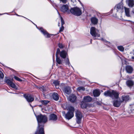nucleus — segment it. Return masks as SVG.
Instances as JSON below:
<instances>
[{"label":"nucleus","instance_id":"nucleus-1","mask_svg":"<svg viewBox=\"0 0 134 134\" xmlns=\"http://www.w3.org/2000/svg\"><path fill=\"white\" fill-rule=\"evenodd\" d=\"M104 95L106 97L109 96L112 98H115L117 99L119 97V94L115 91H112L111 92L110 91H108L104 93Z\"/></svg>","mask_w":134,"mask_h":134},{"label":"nucleus","instance_id":"nucleus-2","mask_svg":"<svg viewBox=\"0 0 134 134\" xmlns=\"http://www.w3.org/2000/svg\"><path fill=\"white\" fill-rule=\"evenodd\" d=\"M38 124V127H40V125H42L41 123H46L47 120V118L46 115L40 114L36 116Z\"/></svg>","mask_w":134,"mask_h":134},{"label":"nucleus","instance_id":"nucleus-3","mask_svg":"<svg viewBox=\"0 0 134 134\" xmlns=\"http://www.w3.org/2000/svg\"><path fill=\"white\" fill-rule=\"evenodd\" d=\"M68 109L69 111L65 115V116L66 119L69 120L74 116V109L73 107L70 106L68 108Z\"/></svg>","mask_w":134,"mask_h":134},{"label":"nucleus","instance_id":"nucleus-4","mask_svg":"<svg viewBox=\"0 0 134 134\" xmlns=\"http://www.w3.org/2000/svg\"><path fill=\"white\" fill-rule=\"evenodd\" d=\"M70 11L72 14L77 16H80L82 14V12L80 9L77 7L72 8Z\"/></svg>","mask_w":134,"mask_h":134},{"label":"nucleus","instance_id":"nucleus-5","mask_svg":"<svg viewBox=\"0 0 134 134\" xmlns=\"http://www.w3.org/2000/svg\"><path fill=\"white\" fill-rule=\"evenodd\" d=\"M90 34L93 36L94 37H99L100 36L98 30L94 27H92L91 28Z\"/></svg>","mask_w":134,"mask_h":134},{"label":"nucleus","instance_id":"nucleus-6","mask_svg":"<svg viewBox=\"0 0 134 134\" xmlns=\"http://www.w3.org/2000/svg\"><path fill=\"white\" fill-rule=\"evenodd\" d=\"M75 113L77 123L78 124H79L81 122V119L82 118V114L80 111L78 110L76 111Z\"/></svg>","mask_w":134,"mask_h":134},{"label":"nucleus","instance_id":"nucleus-7","mask_svg":"<svg viewBox=\"0 0 134 134\" xmlns=\"http://www.w3.org/2000/svg\"><path fill=\"white\" fill-rule=\"evenodd\" d=\"M43 126V124L40 125V127L38 126L37 131L38 134H44Z\"/></svg>","mask_w":134,"mask_h":134},{"label":"nucleus","instance_id":"nucleus-8","mask_svg":"<svg viewBox=\"0 0 134 134\" xmlns=\"http://www.w3.org/2000/svg\"><path fill=\"white\" fill-rule=\"evenodd\" d=\"M24 96L27 101L29 102H31L34 100V98L31 95H24Z\"/></svg>","mask_w":134,"mask_h":134},{"label":"nucleus","instance_id":"nucleus-9","mask_svg":"<svg viewBox=\"0 0 134 134\" xmlns=\"http://www.w3.org/2000/svg\"><path fill=\"white\" fill-rule=\"evenodd\" d=\"M68 99L69 101L71 102H75L76 101V97L74 94H72L69 97Z\"/></svg>","mask_w":134,"mask_h":134},{"label":"nucleus","instance_id":"nucleus-10","mask_svg":"<svg viewBox=\"0 0 134 134\" xmlns=\"http://www.w3.org/2000/svg\"><path fill=\"white\" fill-rule=\"evenodd\" d=\"M41 31L43 34L45 36L47 37H51V34H49L47 32L42 28H40V29Z\"/></svg>","mask_w":134,"mask_h":134},{"label":"nucleus","instance_id":"nucleus-11","mask_svg":"<svg viewBox=\"0 0 134 134\" xmlns=\"http://www.w3.org/2000/svg\"><path fill=\"white\" fill-rule=\"evenodd\" d=\"M116 8L117 12H121L123 9V7L121 4L119 3L115 6V8Z\"/></svg>","mask_w":134,"mask_h":134},{"label":"nucleus","instance_id":"nucleus-12","mask_svg":"<svg viewBox=\"0 0 134 134\" xmlns=\"http://www.w3.org/2000/svg\"><path fill=\"white\" fill-rule=\"evenodd\" d=\"M122 102V100H115L113 102V105L115 107H118L120 106Z\"/></svg>","mask_w":134,"mask_h":134},{"label":"nucleus","instance_id":"nucleus-13","mask_svg":"<svg viewBox=\"0 0 134 134\" xmlns=\"http://www.w3.org/2000/svg\"><path fill=\"white\" fill-rule=\"evenodd\" d=\"M57 119V116L55 114H52L49 115V120L55 121Z\"/></svg>","mask_w":134,"mask_h":134},{"label":"nucleus","instance_id":"nucleus-14","mask_svg":"<svg viewBox=\"0 0 134 134\" xmlns=\"http://www.w3.org/2000/svg\"><path fill=\"white\" fill-rule=\"evenodd\" d=\"M68 9V6L67 4L63 5L61 8V11L63 12H67Z\"/></svg>","mask_w":134,"mask_h":134},{"label":"nucleus","instance_id":"nucleus-15","mask_svg":"<svg viewBox=\"0 0 134 134\" xmlns=\"http://www.w3.org/2000/svg\"><path fill=\"white\" fill-rule=\"evenodd\" d=\"M92 100V98L89 96L84 97L83 99V101L85 102H90Z\"/></svg>","mask_w":134,"mask_h":134},{"label":"nucleus","instance_id":"nucleus-16","mask_svg":"<svg viewBox=\"0 0 134 134\" xmlns=\"http://www.w3.org/2000/svg\"><path fill=\"white\" fill-rule=\"evenodd\" d=\"M67 55V53L64 50L62 51L60 53V56L63 59L66 58Z\"/></svg>","mask_w":134,"mask_h":134},{"label":"nucleus","instance_id":"nucleus-17","mask_svg":"<svg viewBox=\"0 0 134 134\" xmlns=\"http://www.w3.org/2000/svg\"><path fill=\"white\" fill-rule=\"evenodd\" d=\"M126 84L128 87H130L133 86L134 82L132 81L131 80H129L126 81Z\"/></svg>","mask_w":134,"mask_h":134},{"label":"nucleus","instance_id":"nucleus-18","mask_svg":"<svg viewBox=\"0 0 134 134\" xmlns=\"http://www.w3.org/2000/svg\"><path fill=\"white\" fill-rule=\"evenodd\" d=\"M126 70L127 72L131 73L132 72L133 68L130 66H127L126 67Z\"/></svg>","mask_w":134,"mask_h":134},{"label":"nucleus","instance_id":"nucleus-19","mask_svg":"<svg viewBox=\"0 0 134 134\" xmlns=\"http://www.w3.org/2000/svg\"><path fill=\"white\" fill-rule=\"evenodd\" d=\"M65 92L67 94H69L70 93L71 88L69 86L66 87L64 88Z\"/></svg>","mask_w":134,"mask_h":134},{"label":"nucleus","instance_id":"nucleus-20","mask_svg":"<svg viewBox=\"0 0 134 134\" xmlns=\"http://www.w3.org/2000/svg\"><path fill=\"white\" fill-rule=\"evenodd\" d=\"M52 97L53 99L56 101L58 100L59 98L58 94L56 93H54L52 94Z\"/></svg>","mask_w":134,"mask_h":134},{"label":"nucleus","instance_id":"nucleus-21","mask_svg":"<svg viewBox=\"0 0 134 134\" xmlns=\"http://www.w3.org/2000/svg\"><path fill=\"white\" fill-rule=\"evenodd\" d=\"M129 96L124 95L122 97V102L124 101L125 102L129 100Z\"/></svg>","mask_w":134,"mask_h":134},{"label":"nucleus","instance_id":"nucleus-22","mask_svg":"<svg viewBox=\"0 0 134 134\" xmlns=\"http://www.w3.org/2000/svg\"><path fill=\"white\" fill-rule=\"evenodd\" d=\"M92 23L94 24H96L98 22V19L95 17H92L91 19Z\"/></svg>","mask_w":134,"mask_h":134},{"label":"nucleus","instance_id":"nucleus-23","mask_svg":"<svg viewBox=\"0 0 134 134\" xmlns=\"http://www.w3.org/2000/svg\"><path fill=\"white\" fill-rule=\"evenodd\" d=\"M93 94L94 97H98L100 95V92L98 90H96L93 91Z\"/></svg>","mask_w":134,"mask_h":134},{"label":"nucleus","instance_id":"nucleus-24","mask_svg":"<svg viewBox=\"0 0 134 134\" xmlns=\"http://www.w3.org/2000/svg\"><path fill=\"white\" fill-rule=\"evenodd\" d=\"M53 83L55 87L57 88H59V82L57 80H54L53 82Z\"/></svg>","mask_w":134,"mask_h":134},{"label":"nucleus","instance_id":"nucleus-25","mask_svg":"<svg viewBox=\"0 0 134 134\" xmlns=\"http://www.w3.org/2000/svg\"><path fill=\"white\" fill-rule=\"evenodd\" d=\"M128 4L129 7H132L134 5L133 0H129L128 1Z\"/></svg>","mask_w":134,"mask_h":134},{"label":"nucleus","instance_id":"nucleus-26","mask_svg":"<svg viewBox=\"0 0 134 134\" xmlns=\"http://www.w3.org/2000/svg\"><path fill=\"white\" fill-rule=\"evenodd\" d=\"M125 9V12L126 15L128 16L129 17L130 16V15L129 13V9L127 8H126L125 7H124Z\"/></svg>","mask_w":134,"mask_h":134},{"label":"nucleus","instance_id":"nucleus-27","mask_svg":"<svg viewBox=\"0 0 134 134\" xmlns=\"http://www.w3.org/2000/svg\"><path fill=\"white\" fill-rule=\"evenodd\" d=\"M56 60L57 63L59 64H62V60H61L58 56L56 57Z\"/></svg>","mask_w":134,"mask_h":134},{"label":"nucleus","instance_id":"nucleus-28","mask_svg":"<svg viewBox=\"0 0 134 134\" xmlns=\"http://www.w3.org/2000/svg\"><path fill=\"white\" fill-rule=\"evenodd\" d=\"M83 103L81 105V107L82 108H86L87 106V104L85 102L83 101Z\"/></svg>","mask_w":134,"mask_h":134},{"label":"nucleus","instance_id":"nucleus-29","mask_svg":"<svg viewBox=\"0 0 134 134\" xmlns=\"http://www.w3.org/2000/svg\"><path fill=\"white\" fill-rule=\"evenodd\" d=\"M77 90L78 91L80 92L81 91H85V88L83 87H79L77 88Z\"/></svg>","mask_w":134,"mask_h":134},{"label":"nucleus","instance_id":"nucleus-30","mask_svg":"<svg viewBox=\"0 0 134 134\" xmlns=\"http://www.w3.org/2000/svg\"><path fill=\"white\" fill-rule=\"evenodd\" d=\"M39 89L41 91H46V89L43 86H41L40 87H39Z\"/></svg>","mask_w":134,"mask_h":134},{"label":"nucleus","instance_id":"nucleus-31","mask_svg":"<svg viewBox=\"0 0 134 134\" xmlns=\"http://www.w3.org/2000/svg\"><path fill=\"white\" fill-rule=\"evenodd\" d=\"M118 48L119 51H123L124 49V48L122 46H118Z\"/></svg>","mask_w":134,"mask_h":134},{"label":"nucleus","instance_id":"nucleus-32","mask_svg":"<svg viewBox=\"0 0 134 134\" xmlns=\"http://www.w3.org/2000/svg\"><path fill=\"white\" fill-rule=\"evenodd\" d=\"M5 82L6 83L9 85L12 82L10 80L7 79L5 80Z\"/></svg>","mask_w":134,"mask_h":134},{"label":"nucleus","instance_id":"nucleus-33","mask_svg":"<svg viewBox=\"0 0 134 134\" xmlns=\"http://www.w3.org/2000/svg\"><path fill=\"white\" fill-rule=\"evenodd\" d=\"M9 85L13 88H16V86L12 82Z\"/></svg>","mask_w":134,"mask_h":134},{"label":"nucleus","instance_id":"nucleus-34","mask_svg":"<svg viewBox=\"0 0 134 134\" xmlns=\"http://www.w3.org/2000/svg\"><path fill=\"white\" fill-rule=\"evenodd\" d=\"M41 103L44 105H46L49 102V101L47 100H42Z\"/></svg>","mask_w":134,"mask_h":134},{"label":"nucleus","instance_id":"nucleus-35","mask_svg":"<svg viewBox=\"0 0 134 134\" xmlns=\"http://www.w3.org/2000/svg\"><path fill=\"white\" fill-rule=\"evenodd\" d=\"M66 64V65H68L70 66V63L69 62V59L67 58L65 60Z\"/></svg>","mask_w":134,"mask_h":134},{"label":"nucleus","instance_id":"nucleus-36","mask_svg":"<svg viewBox=\"0 0 134 134\" xmlns=\"http://www.w3.org/2000/svg\"><path fill=\"white\" fill-rule=\"evenodd\" d=\"M59 47L61 49H62L64 47V46L62 43H59L58 44Z\"/></svg>","mask_w":134,"mask_h":134},{"label":"nucleus","instance_id":"nucleus-37","mask_svg":"<svg viewBox=\"0 0 134 134\" xmlns=\"http://www.w3.org/2000/svg\"><path fill=\"white\" fill-rule=\"evenodd\" d=\"M60 52H60V49L58 48L57 49V51L56 54V57L58 56V54H59V53H60Z\"/></svg>","mask_w":134,"mask_h":134},{"label":"nucleus","instance_id":"nucleus-38","mask_svg":"<svg viewBox=\"0 0 134 134\" xmlns=\"http://www.w3.org/2000/svg\"><path fill=\"white\" fill-rule=\"evenodd\" d=\"M14 78L15 80L19 81H22V80L16 76H14Z\"/></svg>","mask_w":134,"mask_h":134},{"label":"nucleus","instance_id":"nucleus-39","mask_svg":"<svg viewBox=\"0 0 134 134\" xmlns=\"http://www.w3.org/2000/svg\"><path fill=\"white\" fill-rule=\"evenodd\" d=\"M4 77V75L2 72L0 71V78L3 79Z\"/></svg>","mask_w":134,"mask_h":134},{"label":"nucleus","instance_id":"nucleus-40","mask_svg":"<svg viewBox=\"0 0 134 134\" xmlns=\"http://www.w3.org/2000/svg\"><path fill=\"white\" fill-rule=\"evenodd\" d=\"M130 113H134V105L133 106L132 108H131L130 110L129 111Z\"/></svg>","mask_w":134,"mask_h":134},{"label":"nucleus","instance_id":"nucleus-41","mask_svg":"<svg viewBox=\"0 0 134 134\" xmlns=\"http://www.w3.org/2000/svg\"><path fill=\"white\" fill-rule=\"evenodd\" d=\"M61 19L62 23V25H63L64 24V21L62 17H61Z\"/></svg>","mask_w":134,"mask_h":134},{"label":"nucleus","instance_id":"nucleus-42","mask_svg":"<svg viewBox=\"0 0 134 134\" xmlns=\"http://www.w3.org/2000/svg\"><path fill=\"white\" fill-rule=\"evenodd\" d=\"M64 29V27L63 25H62V26L60 28V29L59 30V32H61L63 31Z\"/></svg>","mask_w":134,"mask_h":134},{"label":"nucleus","instance_id":"nucleus-43","mask_svg":"<svg viewBox=\"0 0 134 134\" xmlns=\"http://www.w3.org/2000/svg\"><path fill=\"white\" fill-rule=\"evenodd\" d=\"M64 3H65L67 2V0H60Z\"/></svg>","mask_w":134,"mask_h":134},{"label":"nucleus","instance_id":"nucleus-44","mask_svg":"<svg viewBox=\"0 0 134 134\" xmlns=\"http://www.w3.org/2000/svg\"><path fill=\"white\" fill-rule=\"evenodd\" d=\"M132 12L133 13V14H134V10H133V11H132Z\"/></svg>","mask_w":134,"mask_h":134},{"label":"nucleus","instance_id":"nucleus-45","mask_svg":"<svg viewBox=\"0 0 134 134\" xmlns=\"http://www.w3.org/2000/svg\"><path fill=\"white\" fill-rule=\"evenodd\" d=\"M132 59H134V57H132Z\"/></svg>","mask_w":134,"mask_h":134},{"label":"nucleus","instance_id":"nucleus-46","mask_svg":"<svg viewBox=\"0 0 134 134\" xmlns=\"http://www.w3.org/2000/svg\"><path fill=\"white\" fill-rule=\"evenodd\" d=\"M97 104H99V103H98V102H97Z\"/></svg>","mask_w":134,"mask_h":134},{"label":"nucleus","instance_id":"nucleus-47","mask_svg":"<svg viewBox=\"0 0 134 134\" xmlns=\"http://www.w3.org/2000/svg\"><path fill=\"white\" fill-rule=\"evenodd\" d=\"M93 38V39H94V40L96 39L95 38Z\"/></svg>","mask_w":134,"mask_h":134},{"label":"nucleus","instance_id":"nucleus-48","mask_svg":"<svg viewBox=\"0 0 134 134\" xmlns=\"http://www.w3.org/2000/svg\"><path fill=\"white\" fill-rule=\"evenodd\" d=\"M92 40H91V43Z\"/></svg>","mask_w":134,"mask_h":134},{"label":"nucleus","instance_id":"nucleus-49","mask_svg":"<svg viewBox=\"0 0 134 134\" xmlns=\"http://www.w3.org/2000/svg\"><path fill=\"white\" fill-rule=\"evenodd\" d=\"M59 24H58V26H59Z\"/></svg>","mask_w":134,"mask_h":134},{"label":"nucleus","instance_id":"nucleus-50","mask_svg":"<svg viewBox=\"0 0 134 134\" xmlns=\"http://www.w3.org/2000/svg\"><path fill=\"white\" fill-rule=\"evenodd\" d=\"M102 40H103V38H102Z\"/></svg>","mask_w":134,"mask_h":134},{"label":"nucleus","instance_id":"nucleus-51","mask_svg":"<svg viewBox=\"0 0 134 134\" xmlns=\"http://www.w3.org/2000/svg\"><path fill=\"white\" fill-rule=\"evenodd\" d=\"M129 21H131L130 20H128Z\"/></svg>","mask_w":134,"mask_h":134}]
</instances>
